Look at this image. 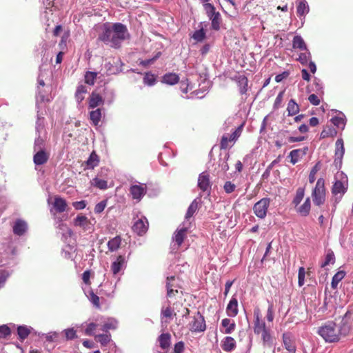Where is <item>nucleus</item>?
<instances>
[{"label":"nucleus","instance_id":"f257e3e1","mask_svg":"<svg viewBox=\"0 0 353 353\" xmlns=\"http://www.w3.org/2000/svg\"><path fill=\"white\" fill-rule=\"evenodd\" d=\"M129 37L130 34L126 26L121 23H116L112 26L105 23L101 26L98 40L117 49L119 48L121 43Z\"/></svg>","mask_w":353,"mask_h":353},{"label":"nucleus","instance_id":"f03ea898","mask_svg":"<svg viewBox=\"0 0 353 353\" xmlns=\"http://www.w3.org/2000/svg\"><path fill=\"white\" fill-rule=\"evenodd\" d=\"M349 332V327L345 324L338 325L330 321L319 327L318 334L327 343H334L340 340L342 336H345Z\"/></svg>","mask_w":353,"mask_h":353},{"label":"nucleus","instance_id":"7ed1b4c3","mask_svg":"<svg viewBox=\"0 0 353 353\" xmlns=\"http://www.w3.org/2000/svg\"><path fill=\"white\" fill-rule=\"evenodd\" d=\"M337 177L338 176L336 177V180L331 190L332 194L334 196V208H336V204L341 201L348 188V180L347 176L341 174V179H338Z\"/></svg>","mask_w":353,"mask_h":353},{"label":"nucleus","instance_id":"20e7f679","mask_svg":"<svg viewBox=\"0 0 353 353\" xmlns=\"http://www.w3.org/2000/svg\"><path fill=\"white\" fill-rule=\"evenodd\" d=\"M313 202L316 205H321L323 204L325 201V180L323 178H319L317 180L316 185L312 194Z\"/></svg>","mask_w":353,"mask_h":353},{"label":"nucleus","instance_id":"39448f33","mask_svg":"<svg viewBox=\"0 0 353 353\" xmlns=\"http://www.w3.org/2000/svg\"><path fill=\"white\" fill-rule=\"evenodd\" d=\"M203 9L211 21L212 28L214 30L220 29L221 23V17L219 12H216L215 7L211 3H205L203 5Z\"/></svg>","mask_w":353,"mask_h":353},{"label":"nucleus","instance_id":"423d86ee","mask_svg":"<svg viewBox=\"0 0 353 353\" xmlns=\"http://www.w3.org/2000/svg\"><path fill=\"white\" fill-rule=\"evenodd\" d=\"M270 203V199L268 197L263 198L257 201L253 206L254 214L259 219L265 218L268 208Z\"/></svg>","mask_w":353,"mask_h":353},{"label":"nucleus","instance_id":"0eeeda50","mask_svg":"<svg viewBox=\"0 0 353 353\" xmlns=\"http://www.w3.org/2000/svg\"><path fill=\"white\" fill-rule=\"evenodd\" d=\"M243 130V125L239 126L232 134H224L221 139L220 147L221 149H227L230 146V143H234L240 137Z\"/></svg>","mask_w":353,"mask_h":353},{"label":"nucleus","instance_id":"6e6552de","mask_svg":"<svg viewBox=\"0 0 353 353\" xmlns=\"http://www.w3.org/2000/svg\"><path fill=\"white\" fill-rule=\"evenodd\" d=\"M189 329L194 332H201L205 330V321L203 316L199 312H196L192 321L189 323Z\"/></svg>","mask_w":353,"mask_h":353},{"label":"nucleus","instance_id":"1a4fd4ad","mask_svg":"<svg viewBox=\"0 0 353 353\" xmlns=\"http://www.w3.org/2000/svg\"><path fill=\"white\" fill-rule=\"evenodd\" d=\"M345 153L343 140L338 139L335 143V152L334 163L336 168H341L342 159Z\"/></svg>","mask_w":353,"mask_h":353},{"label":"nucleus","instance_id":"9d476101","mask_svg":"<svg viewBox=\"0 0 353 353\" xmlns=\"http://www.w3.org/2000/svg\"><path fill=\"white\" fill-rule=\"evenodd\" d=\"M148 229V221L147 219L141 216V217L138 218L136 220L132 225L133 231L137 233L139 236H142L144 234Z\"/></svg>","mask_w":353,"mask_h":353},{"label":"nucleus","instance_id":"9b49d317","mask_svg":"<svg viewBox=\"0 0 353 353\" xmlns=\"http://www.w3.org/2000/svg\"><path fill=\"white\" fill-rule=\"evenodd\" d=\"M198 186L203 192L208 191V195H209L211 189V183L210 181V175L207 172H203L199 174L198 178Z\"/></svg>","mask_w":353,"mask_h":353},{"label":"nucleus","instance_id":"f8f14e48","mask_svg":"<svg viewBox=\"0 0 353 353\" xmlns=\"http://www.w3.org/2000/svg\"><path fill=\"white\" fill-rule=\"evenodd\" d=\"M130 192L133 199L139 201L146 193V185H133L130 188Z\"/></svg>","mask_w":353,"mask_h":353},{"label":"nucleus","instance_id":"ddd939ff","mask_svg":"<svg viewBox=\"0 0 353 353\" xmlns=\"http://www.w3.org/2000/svg\"><path fill=\"white\" fill-rule=\"evenodd\" d=\"M254 332L256 334H260L261 332L267 329L265 321L261 319L259 311H254Z\"/></svg>","mask_w":353,"mask_h":353},{"label":"nucleus","instance_id":"4468645a","mask_svg":"<svg viewBox=\"0 0 353 353\" xmlns=\"http://www.w3.org/2000/svg\"><path fill=\"white\" fill-rule=\"evenodd\" d=\"M34 152V154L33 157V161L36 165H43L48 161L50 157V154L47 152L46 150H37Z\"/></svg>","mask_w":353,"mask_h":353},{"label":"nucleus","instance_id":"2eb2a0df","mask_svg":"<svg viewBox=\"0 0 353 353\" xmlns=\"http://www.w3.org/2000/svg\"><path fill=\"white\" fill-rule=\"evenodd\" d=\"M101 328L100 330L104 332H108L110 330H115L117 327L118 322L115 319L109 318L106 320L103 317H100Z\"/></svg>","mask_w":353,"mask_h":353},{"label":"nucleus","instance_id":"dca6fc26","mask_svg":"<svg viewBox=\"0 0 353 353\" xmlns=\"http://www.w3.org/2000/svg\"><path fill=\"white\" fill-rule=\"evenodd\" d=\"M74 225L77 227H80L84 230H89L92 228L90 221L87 216L81 214L77 215L74 219Z\"/></svg>","mask_w":353,"mask_h":353},{"label":"nucleus","instance_id":"f3484780","mask_svg":"<svg viewBox=\"0 0 353 353\" xmlns=\"http://www.w3.org/2000/svg\"><path fill=\"white\" fill-rule=\"evenodd\" d=\"M126 263L125 259L123 256L119 255L116 260L111 264V271L114 275L119 273V272L125 268Z\"/></svg>","mask_w":353,"mask_h":353},{"label":"nucleus","instance_id":"a211bd4d","mask_svg":"<svg viewBox=\"0 0 353 353\" xmlns=\"http://www.w3.org/2000/svg\"><path fill=\"white\" fill-rule=\"evenodd\" d=\"M12 229L14 234L22 236L28 230V224L24 220L17 219L14 222Z\"/></svg>","mask_w":353,"mask_h":353},{"label":"nucleus","instance_id":"6ab92c4d","mask_svg":"<svg viewBox=\"0 0 353 353\" xmlns=\"http://www.w3.org/2000/svg\"><path fill=\"white\" fill-rule=\"evenodd\" d=\"M185 223H183V226L177 229L172 237L173 241L175 242L178 248L182 244L184 238L186 236L188 227L185 226Z\"/></svg>","mask_w":353,"mask_h":353},{"label":"nucleus","instance_id":"aec40b11","mask_svg":"<svg viewBox=\"0 0 353 353\" xmlns=\"http://www.w3.org/2000/svg\"><path fill=\"white\" fill-rule=\"evenodd\" d=\"M283 343L284 347L291 353H295L296 347L292 338V335L290 333H283Z\"/></svg>","mask_w":353,"mask_h":353},{"label":"nucleus","instance_id":"412c9836","mask_svg":"<svg viewBox=\"0 0 353 353\" xmlns=\"http://www.w3.org/2000/svg\"><path fill=\"white\" fill-rule=\"evenodd\" d=\"M167 296L172 297L178 292L177 285L176 284V277L174 276H168L166 281Z\"/></svg>","mask_w":353,"mask_h":353},{"label":"nucleus","instance_id":"4be33fe9","mask_svg":"<svg viewBox=\"0 0 353 353\" xmlns=\"http://www.w3.org/2000/svg\"><path fill=\"white\" fill-rule=\"evenodd\" d=\"M226 312L228 316L230 317H235L238 314V301L234 296L231 298L229 303L228 304Z\"/></svg>","mask_w":353,"mask_h":353},{"label":"nucleus","instance_id":"5701e85b","mask_svg":"<svg viewBox=\"0 0 353 353\" xmlns=\"http://www.w3.org/2000/svg\"><path fill=\"white\" fill-rule=\"evenodd\" d=\"M310 12V7L306 0H299L296 1V13L297 15L301 18L305 15Z\"/></svg>","mask_w":353,"mask_h":353},{"label":"nucleus","instance_id":"b1692460","mask_svg":"<svg viewBox=\"0 0 353 353\" xmlns=\"http://www.w3.org/2000/svg\"><path fill=\"white\" fill-rule=\"evenodd\" d=\"M236 347V341L231 336H226L222 341L221 347L228 352H232Z\"/></svg>","mask_w":353,"mask_h":353},{"label":"nucleus","instance_id":"393cba45","mask_svg":"<svg viewBox=\"0 0 353 353\" xmlns=\"http://www.w3.org/2000/svg\"><path fill=\"white\" fill-rule=\"evenodd\" d=\"M98 327H101L100 317L94 319V322H90L88 324L85 330V334L87 336H93Z\"/></svg>","mask_w":353,"mask_h":353},{"label":"nucleus","instance_id":"a878e982","mask_svg":"<svg viewBox=\"0 0 353 353\" xmlns=\"http://www.w3.org/2000/svg\"><path fill=\"white\" fill-rule=\"evenodd\" d=\"M103 102L104 100L101 96H100L99 94L92 92L90 97L89 108L93 109L99 106L100 105H102Z\"/></svg>","mask_w":353,"mask_h":353},{"label":"nucleus","instance_id":"bb28decb","mask_svg":"<svg viewBox=\"0 0 353 353\" xmlns=\"http://www.w3.org/2000/svg\"><path fill=\"white\" fill-rule=\"evenodd\" d=\"M34 144V151L44 150L46 145V134H37Z\"/></svg>","mask_w":353,"mask_h":353},{"label":"nucleus","instance_id":"cd10ccee","mask_svg":"<svg viewBox=\"0 0 353 353\" xmlns=\"http://www.w3.org/2000/svg\"><path fill=\"white\" fill-rule=\"evenodd\" d=\"M121 238L120 236H117L110 239L108 242V250L111 252H116L121 246Z\"/></svg>","mask_w":353,"mask_h":353},{"label":"nucleus","instance_id":"c85d7f7f","mask_svg":"<svg viewBox=\"0 0 353 353\" xmlns=\"http://www.w3.org/2000/svg\"><path fill=\"white\" fill-rule=\"evenodd\" d=\"M292 47L294 49H298L299 50H307V46L300 35H296L294 37L292 40Z\"/></svg>","mask_w":353,"mask_h":353},{"label":"nucleus","instance_id":"c756f323","mask_svg":"<svg viewBox=\"0 0 353 353\" xmlns=\"http://www.w3.org/2000/svg\"><path fill=\"white\" fill-rule=\"evenodd\" d=\"M237 84L241 94H246L248 91V80L244 75H241L237 79Z\"/></svg>","mask_w":353,"mask_h":353},{"label":"nucleus","instance_id":"7c9ffc66","mask_svg":"<svg viewBox=\"0 0 353 353\" xmlns=\"http://www.w3.org/2000/svg\"><path fill=\"white\" fill-rule=\"evenodd\" d=\"M161 349L165 350L170 345L171 335L169 333L161 334L158 338Z\"/></svg>","mask_w":353,"mask_h":353},{"label":"nucleus","instance_id":"2f4dec72","mask_svg":"<svg viewBox=\"0 0 353 353\" xmlns=\"http://www.w3.org/2000/svg\"><path fill=\"white\" fill-rule=\"evenodd\" d=\"M99 159L98 155L94 152H92L85 161L86 168L88 169H94L99 165Z\"/></svg>","mask_w":353,"mask_h":353},{"label":"nucleus","instance_id":"473e14b6","mask_svg":"<svg viewBox=\"0 0 353 353\" xmlns=\"http://www.w3.org/2000/svg\"><path fill=\"white\" fill-rule=\"evenodd\" d=\"M230 156L228 154H225V155L222 157L220 156L219 159L218 161V167L219 168V172H221L222 173H225L229 169V165L228 163V160Z\"/></svg>","mask_w":353,"mask_h":353},{"label":"nucleus","instance_id":"72a5a7b5","mask_svg":"<svg viewBox=\"0 0 353 353\" xmlns=\"http://www.w3.org/2000/svg\"><path fill=\"white\" fill-rule=\"evenodd\" d=\"M53 206L57 212H63L67 206V203L65 199L61 197H55Z\"/></svg>","mask_w":353,"mask_h":353},{"label":"nucleus","instance_id":"f704fd0d","mask_svg":"<svg viewBox=\"0 0 353 353\" xmlns=\"http://www.w3.org/2000/svg\"><path fill=\"white\" fill-rule=\"evenodd\" d=\"M197 199L198 198L195 199L188 207L185 216L186 221H188L189 219H190L194 215V214L197 211L199 205V202Z\"/></svg>","mask_w":353,"mask_h":353},{"label":"nucleus","instance_id":"c9c22d12","mask_svg":"<svg viewBox=\"0 0 353 353\" xmlns=\"http://www.w3.org/2000/svg\"><path fill=\"white\" fill-rule=\"evenodd\" d=\"M179 80V76L174 73H168L163 77V82L168 85H174Z\"/></svg>","mask_w":353,"mask_h":353},{"label":"nucleus","instance_id":"e433bc0d","mask_svg":"<svg viewBox=\"0 0 353 353\" xmlns=\"http://www.w3.org/2000/svg\"><path fill=\"white\" fill-rule=\"evenodd\" d=\"M101 119V110L97 108L95 110H92L90 112V119L94 126H97Z\"/></svg>","mask_w":353,"mask_h":353},{"label":"nucleus","instance_id":"4c0bfd02","mask_svg":"<svg viewBox=\"0 0 353 353\" xmlns=\"http://www.w3.org/2000/svg\"><path fill=\"white\" fill-rule=\"evenodd\" d=\"M299 106L294 99H290L288 103L287 111L288 116L296 115L299 112Z\"/></svg>","mask_w":353,"mask_h":353},{"label":"nucleus","instance_id":"58836bf2","mask_svg":"<svg viewBox=\"0 0 353 353\" xmlns=\"http://www.w3.org/2000/svg\"><path fill=\"white\" fill-rule=\"evenodd\" d=\"M311 203L310 198H307L304 203L299 208L298 212L303 216H307L310 210Z\"/></svg>","mask_w":353,"mask_h":353},{"label":"nucleus","instance_id":"ea45409f","mask_svg":"<svg viewBox=\"0 0 353 353\" xmlns=\"http://www.w3.org/2000/svg\"><path fill=\"white\" fill-rule=\"evenodd\" d=\"M340 114H341V116L334 117L331 121L335 126L343 129L345 125V117L342 112H340Z\"/></svg>","mask_w":353,"mask_h":353},{"label":"nucleus","instance_id":"a19ab883","mask_svg":"<svg viewBox=\"0 0 353 353\" xmlns=\"http://www.w3.org/2000/svg\"><path fill=\"white\" fill-rule=\"evenodd\" d=\"M345 276V272L342 270L337 272L332 277L331 282L332 288L334 290L336 289L339 283L344 278Z\"/></svg>","mask_w":353,"mask_h":353},{"label":"nucleus","instance_id":"79ce46f5","mask_svg":"<svg viewBox=\"0 0 353 353\" xmlns=\"http://www.w3.org/2000/svg\"><path fill=\"white\" fill-rule=\"evenodd\" d=\"M261 339L264 345L271 346L272 344V337L270 334V329L267 328L263 330L261 334Z\"/></svg>","mask_w":353,"mask_h":353},{"label":"nucleus","instance_id":"37998d69","mask_svg":"<svg viewBox=\"0 0 353 353\" xmlns=\"http://www.w3.org/2000/svg\"><path fill=\"white\" fill-rule=\"evenodd\" d=\"M221 325L225 328V334H231L235 329V323L232 322L230 319H223L221 321Z\"/></svg>","mask_w":353,"mask_h":353},{"label":"nucleus","instance_id":"c03bdc74","mask_svg":"<svg viewBox=\"0 0 353 353\" xmlns=\"http://www.w3.org/2000/svg\"><path fill=\"white\" fill-rule=\"evenodd\" d=\"M304 153L300 149L292 150L289 154V157L290 158V162L293 165L296 164L299 161V159H301V156Z\"/></svg>","mask_w":353,"mask_h":353},{"label":"nucleus","instance_id":"a18cd8bd","mask_svg":"<svg viewBox=\"0 0 353 353\" xmlns=\"http://www.w3.org/2000/svg\"><path fill=\"white\" fill-rule=\"evenodd\" d=\"M91 184L100 190H106L108 188V182L98 177L94 178L91 181Z\"/></svg>","mask_w":353,"mask_h":353},{"label":"nucleus","instance_id":"49530a36","mask_svg":"<svg viewBox=\"0 0 353 353\" xmlns=\"http://www.w3.org/2000/svg\"><path fill=\"white\" fill-rule=\"evenodd\" d=\"M30 333V330L26 325H20L17 328V334L21 341L26 339Z\"/></svg>","mask_w":353,"mask_h":353},{"label":"nucleus","instance_id":"de8ad7c7","mask_svg":"<svg viewBox=\"0 0 353 353\" xmlns=\"http://www.w3.org/2000/svg\"><path fill=\"white\" fill-rule=\"evenodd\" d=\"M335 262V256L334 252L332 250H328L325 256L324 261L321 263V268H325L330 264H334Z\"/></svg>","mask_w":353,"mask_h":353},{"label":"nucleus","instance_id":"09e8293b","mask_svg":"<svg viewBox=\"0 0 353 353\" xmlns=\"http://www.w3.org/2000/svg\"><path fill=\"white\" fill-rule=\"evenodd\" d=\"M88 300L92 303V305L97 307H100L99 297L94 293L92 290H90L86 294Z\"/></svg>","mask_w":353,"mask_h":353},{"label":"nucleus","instance_id":"8fccbe9b","mask_svg":"<svg viewBox=\"0 0 353 353\" xmlns=\"http://www.w3.org/2000/svg\"><path fill=\"white\" fill-rule=\"evenodd\" d=\"M36 132L37 134H46L44 128V118L41 117L40 115L37 114V120L36 122Z\"/></svg>","mask_w":353,"mask_h":353},{"label":"nucleus","instance_id":"3c124183","mask_svg":"<svg viewBox=\"0 0 353 353\" xmlns=\"http://www.w3.org/2000/svg\"><path fill=\"white\" fill-rule=\"evenodd\" d=\"M95 339L102 345H105L110 341V334L108 332H105V334L96 335Z\"/></svg>","mask_w":353,"mask_h":353},{"label":"nucleus","instance_id":"603ef678","mask_svg":"<svg viewBox=\"0 0 353 353\" xmlns=\"http://www.w3.org/2000/svg\"><path fill=\"white\" fill-rule=\"evenodd\" d=\"M192 37L197 42H201L205 38V32L203 28L194 32Z\"/></svg>","mask_w":353,"mask_h":353},{"label":"nucleus","instance_id":"864d4df0","mask_svg":"<svg viewBox=\"0 0 353 353\" xmlns=\"http://www.w3.org/2000/svg\"><path fill=\"white\" fill-rule=\"evenodd\" d=\"M97 74L94 72H87L85 74V82L90 85H94L96 78H97Z\"/></svg>","mask_w":353,"mask_h":353},{"label":"nucleus","instance_id":"5fc2aeb1","mask_svg":"<svg viewBox=\"0 0 353 353\" xmlns=\"http://www.w3.org/2000/svg\"><path fill=\"white\" fill-rule=\"evenodd\" d=\"M144 84L148 86H152L156 83V78L154 74L147 72L143 77Z\"/></svg>","mask_w":353,"mask_h":353},{"label":"nucleus","instance_id":"6e6d98bb","mask_svg":"<svg viewBox=\"0 0 353 353\" xmlns=\"http://www.w3.org/2000/svg\"><path fill=\"white\" fill-rule=\"evenodd\" d=\"M305 52H303V53H301L299 54V57L298 58V61L302 64V65H305L307 63L308 61L311 58V53L310 52V51L308 50V49H307V50H305Z\"/></svg>","mask_w":353,"mask_h":353},{"label":"nucleus","instance_id":"4d7b16f0","mask_svg":"<svg viewBox=\"0 0 353 353\" xmlns=\"http://www.w3.org/2000/svg\"><path fill=\"white\" fill-rule=\"evenodd\" d=\"M104 68L106 70L108 75L114 74L119 72V68L110 62H106L104 65Z\"/></svg>","mask_w":353,"mask_h":353},{"label":"nucleus","instance_id":"13d9d810","mask_svg":"<svg viewBox=\"0 0 353 353\" xmlns=\"http://www.w3.org/2000/svg\"><path fill=\"white\" fill-rule=\"evenodd\" d=\"M11 272L6 270H0V288H3L8 278L10 276Z\"/></svg>","mask_w":353,"mask_h":353},{"label":"nucleus","instance_id":"bf43d9fd","mask_svg":"<svg viewBox=\"0 0 353 353\" xmlns=\"http://www.w3.org/2000/svg\"><path fill=\"white\" fill-rule=\"evenodd\" d=\"M320 170V163H317L316 165L312 168L310 174H309V181L310 183L314 182L316 179V174Z\"/></svg>","mask_w":353,"mask_h":353},{"label":"nucleus","instance_id":"052dcab7","mask_svg":"<svg viewBox=\"0 0 353 353\" xmlns=\"http://www.w3.org/2000/svg\"><path fill=\"white\" fill-rule=\"evenodd\" d=\"M74 252V248L73 246L70 245H66L63 249L62 254L63 256L66 259H71L72 257V254Z\"/></svg>","mask_w":353,"mask_h":353},{"label":"nucleus","instance_id":"680f3d73","mask_svg":"<svg viewBox=\"0 0 353 353\" xmlns=\"http://www.w3.org/2000/svg\"><path fill=\"white\" fill-rule=\"evenodd\" d=\"M63 332L67 340H72L77 337L76 330L73 327L65 329Z\"/></svg>","mask_w":353,"mask_h":353},{"label":"nucleus","instance_id":"e2e57ef3","mask_svg":"<svg viewBox=\"0 0 353 353\" xmlns=\"http://www.w3.org/2000/svg\"><path fill=\"white\" fill-rule=\"evenodd\" d=\"M304 196V190L302 188H299L296 191L295 197L294 198L293 203L295 205H299Z\"/></svg>","mask_w":353,"mask_h":353},{"label":"nucleus","instance_id":"0e129e2a","mask_svg":"<svg viewBox=\"0 0 353 353\" xmlns=\"http://www.w3.org/2000/svg\"><path fill=\"white\" fill-rule=\"evenodd\" d=\"M283 95H284V91H281L277 94V96L275 99L274 105H273V108L274 110H277L281 106V103L283 102Z\"/></svg>","mask_w":353,"mask_h":353},{"label":"nucleus","instance_id":"69168bd1","mask_svg":"<svg viewBox=\"0 0 353 353\" xmlns=\"http://www.w3.org/2000/svg\"><path fill=\"white\" fill-rule=\"evenodd\" d=\"M11 331L10 327L6 325L0 326V338H6L10 335Z\"/></svg>","mask_w":353,"mask_h":353},{"label":"nucleus","instance_id":"338daca9","mask_svg":"<svg viewBox=\"0 0 353 353\" xmlns=\"http://www.w3.org/2000/svg\"><path fill=\"white\" fill-rule=\"evenodd\" d=\"M314 84L315 85V91L317 93L323 94V85L321 80L316 77L314 79Z\"/></svg>","mask_w":353,"mask_h":353},{"label":"nucleus","instance_id":"774afa93","mask_svg":"<svg viewBox=\"0 0 353 353\" xmlns=\"http://www.w3.org/2000/svg\"><path fill=\"white\" fill-rule=\"evenodd\" d=\"M106 205H107V201L106 200L101 201V202L98 203L95 205L94 210V212L97 214H99V213L102 212L104 210Z\"/></svg>","mask_w":353,"mask_h":353}]
</instances>
